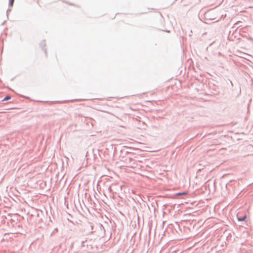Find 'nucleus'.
<instances>
[{"label": "nucleus", "instance_id": "obj_1", "mask_svg": "<svg viewBox=\"0 0 253 253\" xmlns=\"http://www.w3.org/2000/svg\"><path fill=\"white\" fill-rule=\"evenodd\" d=\"M246 218V215H245L242 217H238V219L239 221H244Z\"/></svg>", "mask_w": 253, "mask_h": 253}, {"label": "nucleus", "instance_id": "obj_2", "mask_svg": "<svg viewBox=\"0 0 253 253\" xmlns=\"http://www.w3.org/2000/svg\"><path fill=\"white\" fill-rule=\"evenodd\" d=\"M10 98H11V97H10V96H8H8H6L5 97H4V98L3 99L2 101H7V100H8L10 99Z\"/></svg>", "mask_w": 253, "mask_h": 253}, {"label": "nucleus", "instance_id": "obj_3", "mask_svg": "<svg viewBox=\"0 0 253 253\" xmlns=\"http://www.w3.org/2000/svg\"><path fill=\"white\" fill-rule=\"evenodd\" d=\"M187 194V193L186 192H183V193H177L176 194V195L177 196H179V195H186Z\"/></svg>", "mask_w": 253, "mask_h": 253}, {"label": "nucleus", "instance_id": "obj_4", "mask_svg": "<svg viewBox=\"0 0 253 253\" xmlns=\"http://www.w3.org/2000/svg\"><path fill=\"white\" fill-rule=\"evenodd\" d=\"M14 0H10V1H9V4L11 6H13V2H14Z\"/></svg>", "mask_w": 253, "mask_h": 253}]
</instances>
